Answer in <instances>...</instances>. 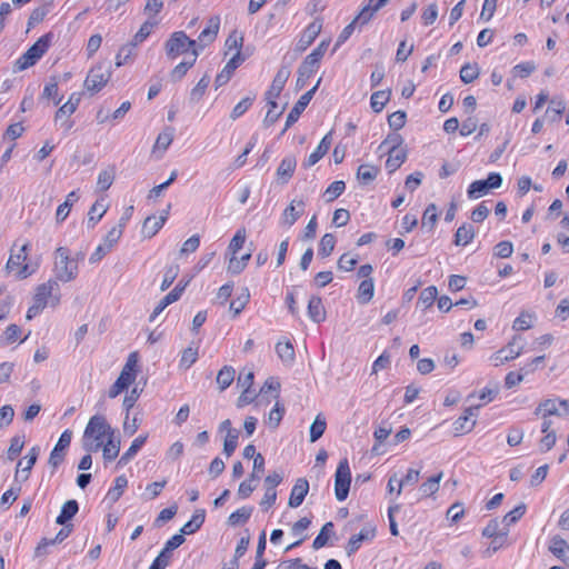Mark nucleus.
I'll list each match as a JSON object with an SVG mask.
<instances>
[{
    "label": "nucleus",
    "mask_w": 569,
    "mask_h": 569,
    "mask_svg": "<svg viewBox=\"0 0 569 569\" xmlns=\"http://www.w3.org/2000/svg\"><path fill=\"white\" fill-rule=\"evenodd\" d=\"M112 432L114 430L103 416L96 415L91 417L83 432V449L87 452L98 451L102 447L104 438L111 436Z\"/></svg>",
    "instance_id": "obj_1"
},
{
    "label": "nucleus",
    "mask_w": 569,
    "mask_h": 569,
    "mask_svg": "<svg viewBox=\"0 0 569 569\" xmlns=\"http://www.w3.org/2000/svg\"><path fill=\"white\" fill-rule=\"evenodd\" d=\"M53 272L57 282H70L77 278L79 272L77 259H71L68 248L58 247L54 250Z\"/></svg>",
    "instance_id": "obj_2"
},
{
    "label": "nucleus",
    "mask_w": 569,
    "mask_h": 569,
    "mask_svg": "<svg viewBox=\"0 0 569 569\" xmlns=\"http://www.w3.org/2000/svg\"><path fill=\"white\" fill-rule=\"evenodd\" d=\"M53 34L51 32L40 37L14 63V71L26 70L38 62L48 51Z\"/></svg>",
    "instance_id": "obj_3"
},
{
    "label": "nucleus",
    "mask_w": 569,
    "mask_h": 569,
    "mask_svg": "<svg viewBox=\"0 0 569 569\" xmlns=\"http://www.w3.org/2000/svg\"><path fill=\"white\" fill-rule=\"evenodd\" d=\"M198 49L197 41L190 39L183 31L173 32L164 43L166 54L169 59H176L178 56Z\"/></svg>",
    "instance_id": "obj_4"
},
{
    "label": "nucleus",
    "mask_w": 569,
    "mask_h": 569,
    "mask_svg": "<svg viewBox=\"0 0 569 569\" xmlns=\"http://www.w3.org/2000/svg\"><path fill=\"white\" fill-rule=\"evenodd\" d=\"M111 74L112 72L109 63H99L89 70L84 80V88L91 93H97L108 83Z\"/></svg>",
    "instance_id": "obj_5"
},
{
    "label": "nucleus",
    "mask_w": 569,
    "mask_h": 569,
    "mask_svg": "<svg viewBox=\"0 0 569 569\" xmlns=\"http://www.w3.org/2000/svg\"><path fill=\"white\" fill-rule=\"evenodd\" d=\"M351 483V471L347 458L339 461L335 475V495L337 500L347 499Z\"/></svg>",
    "instance_id": "obj_6"
},
{
    "label": "nucleus",
    "mask_w": 569,
    "mask_h": 569,
    "mask_svg": "<svg viewBox=\"0 0 569 569\" xmlns=\"http://www.w3.org/2000/svg\"><path fill=\"white\" fill-rule=\"evenodd\" d=\"M523 350V339L520 336L513 337V339L503 348L495 352L490 357V361L495 367H499L508 361L518 358Z\"/></svg>",
    "instance_id": "obj_7"
},
{
    "label": "nucleus",
    "mask_w": 569,
    "mask_h": 569,
    "mask_svg": "<svg viewBox=\"0 0 569 569\" xmlns=\"http://www.w3.org/2000/svg\"><path fill=\"white\" fill-rule=\"evenodd\" d=\"M27 249L28 243H24L19 251L11 254L7 261V270L14 271L18 269L17 277L19 279H26L36 271V268H31L28 263H24L27 259Z\"/></svg>",
    "instance_id": "obj_8"
},
{
    "label": "nucleus",
    "mask_w": 569,
    "mask_h": 569,
    "mask_svg": "<svg viewBox=\"0 0 569 569\" xmlns=\"http://www.w3.org/2000/svg\"><path fill=\"white\" fill-rule=\"evenodd\" d=\"M320 81H321V79H319L317 81V83L315 84V87L311 88L309 91L305 92L299 98V100L295 103V106L292 107L291 111L287 116L286 126H284L281 134H283L292 124H295L298 121L299 117L301 116V113L305 111V109L307 108V106L311 101L315 92L317 91V89H318V87L320 84Z\"/></svg>",
    "instance_id": "obj_9"
},
{
    "label": "nucleus",
    "mask_w": 569,
    "mask_h": 569,
    "mask_svg": "<svg viewBox=\"0 0 569 569\" xmlns=\"http://www.w3.org/2000/svg\"><path fill=\"white\" fill-rule=\"evenodd\" d=\"M322 30V20L317 18L315 21L310 22L306 29L302 31L301 36L299 37L295 51L297 53H302L306 51L312 42L316 40V38L320 34Z\"/></svg>",
    "instance_id": "obj_10"
},
{
    "label": "nucleus",
    "mask_w": 569,
    "mask_h": 569,
    "mask_svg": "<svg viewBox=\"0 0 569 569\" xmlns=\"http://www.w3.org/2000/svg\"><path fill=\"white\" fill-rule=\"evenodd\" d=\"M289 77L290 70L287 68H281L274 76L269 90L266 92V100L272 108H277L276 99L280 96Z\"/></svg>",
    "instance_id": "obj_11"
},
{
    "label": "nucleus",
    "mask_w": 569,
    "mask_h": 569,
    "mask_svg": "<svg viewBox=\"0 0 569 569\" xmlns=\"http://www.w3.org/2000/svg\"><path fill=\"white\" fill-rule=\"evenodd\" d=\"M71 439H72L71 430L67 429L61 433V436H60L58 442L56 443L53 450L51 451L49 460H48V463L52 468H57L62 463V461L64 459V450L68 449V447L70 446Z\"/></svg>",
    "instance_id": "obj_12"
},
{
    "label": "nucleus",
    "mask_w": 569,
    "mask_h": 569,
    "mask_svg": "<svg viewBox=\"0 0 569 569\" xmlns=\"http://www.w3.org/2000/svg\"><path fill=\"white\" fill-rule=\"evenodd\" d=\"M306 202L302 199H293L283 210L280 224L290 228L305 213Z\"/></svg>",
    "instance_id": "obj_13"
},
{
    "label": "nucleus",
    "mask_w": 569,
    "mask_h": 569,
    "mask_svg": "<svg viewBox=\"0 0 569 569\" xmlns=\"http://www.w3.org/2000/svg\"><path fill=\"white\" fill-rule=\"evenodd\" d=\"M220 29V18L213 16L208 20L207 27L201 31L198 37L197 47L198 51L202 50L206 46L213 42Z\"/></svg>",
    "instance_id": "obj_14"
},
{
    "label": "nucleus",
    "mask_w": 569,
    "mask_h": 569,
    "mask_svg": "<svg viewBox=\"0 0 569 569\" xmlns=\"http://www.w3.org/2000/svg\"><path fill=\"white\" fill-rule=\"evenodd\" d=\"M244 57L241 52H236L230 60L226 63L220 73L217 74L214 84L216 88L222 87L229 82L234 70L244 61Z\"/></svg>",
    "instance_id": "obj_15"
},
{
    "label": "nucleus",
    "mask_w": 569,
    "mask_h": 569,
    "mask_svg": "<svg viewBox=\"0 0 569 569\" xmlns=\"http://www.w3.org/2000/svg\"><path fill=\"white\" fill-rule=\"evenodd\" d=\"M480 406H471L465 410V415L459 417L453 422V428L457 433H468L476 426V419H472L477 416V411Z\"/></svg>",
    "instance_id": "obj_16"
},
{
    "label": "nucleus",
    "mask_w": 569,
    "mask_h": 569,
    "mask_svg": "<svg viewBox=\"0 0 569 569\" xmlns=\"http://www.w3.org/2000/svg\"><path fill=\"white\" fill-rule=\"evenodd\" d=\"M330 44V39L322 40L301 62L302 66H305L308 69L313 70L317 72V70L320 67V61L323 58L328 47Z\"/></svg>",
    "instance_id": "obj_17"
},
{
    "label": "nucleus",
    "mask_w": 569,
    "mask_h": 569,
    "mask_svg": "<svg viewBox=\"0 0 569 569\" xmlns=\"http://www.w3.org/2000/svg\"><path fill=\"white\" fill-rule=\"evenodd\" d=\"M40 453V448L38 446L32 447L23 459H20L17 463V472L16 477L21 473L22 480H27L29 478L30 471L37 462V459Z\"/></svg>",
    "instance_id": "obj_18"
},
{
    "label": "nucleus",
    "mask_w": 569,
    "mask_h": 569,
    "mask_svg": "<svg viewBox=\"0 0 569 569\" xmlns=\"http://www.w3.org/2000/svg\"><path fill=\"white\" fill-rule=\"evenodd\" d=\"M309 491V482L305 478H299L291 489L290 498L288 501L289 507L298 508L302 505Z\"/></svg>",
    "instance_id": "obj_19"
},
{
    "label": "nucleus",
    "mask_w": 569,
    "mask_h": 569,
    "mask_svg": "<svg viewBox=\"0 0 569 569\" xmlns=\"http://www.w3.org/2000/svg\"><path fill=\"white\" fill-rule=\"evenodd\" d=\"M58 289L59 284L57 280L50 279L49 281L37 287L33 301L46 308L48 298L52 297L53 291Z\"/></svg>",
    "instance_id": "obj_20"
},
{
    "label": "nucleus",
    "mask_w": 569,
    "mask_h": 569,
    "mask_svg": "<svg viewBox=\"0 0 569 569\" xmlns=\"http://www.w3.org/2000/svg\"><path fill=\"white\" fill-rule=\"evenodd\" d=\"M296 167H297V160H296V157L293 156H287L284 157L278 169H277V177H278V180L284 184L287 183L291 177L293 176V172L296 170Z\"/></svg>",
    "instance_id": "obj_21"
},
{
    "label": "nucleus",
    "mask_w": 569,
    "mask_h": 569,
    "mask_svg": "<svg viewBox=\"0 0 569 569\" xmlns=\"http://www.w3.org/2000/svg\"><path fill=\"white\" fill-rule=\"evenodd\" d=\"M331 146V133L326 134L316 150L311 152L308 159L303 162L305 168H310L315 166L327 152L329 151Z\"/></svg>",
    "instance_id": "obj_22"
},
{
    "label": "nucleus",
    "mask_w": 569,
    "mask_h": 569,
    "mask_svg": "<svg viewBox=\"0 0 569 569\" xmlns=\"http://www.w3.org/2000/svg\"><path fill=\"white\" fill-rule=\"evenodd\" d=\"M167 220V212L160 217H147L142 224V233L146 238H152L164 224Z\"/></svg>",
    "instance_id": "obj_23"
},
{
    "label": "nucleus",
    "mask_w": 569,
    "mask_h": 569,
    "mask_svg": "<svg viewBox=\"0 0 569 569\" xmlns=\"http://www.w3.org/2000/svg\"><path fill=\"white\" fill-rule=\"evenodd\" d=\"M375 533H376L375 529L363 528L360 530L359 533L350 537V539L347 543V547H346L347 553L350 556V555L355 553L356 551H358V549L361 547V543L365 540L372 539L375 537Z\"/></svg>",
    "instance_id": "obj_24"
},
{
    "label": "nucleus",
    "mask_w": 569,
    "mask_h": 569,
    "mask_svg": "<svg viewBox=\"0 0 569 569\" xmlns=\"http://www.w3.org/2000/svg\"><path fill=\"white\" fill-rule=\"evenodd\" d=\"M182 295V289H172L166 295L156 306L152 313L149 317V321L153 322L157 317L171 303L178 301Z\"/></svg>",
    "instance_id": "obj_25"
},
{
    "label": "nucleus",
    "mask_w": 569,
    "mask_h": 569,
    "mask_svg": "<svg viewBox=\"0 0 569 569\" xmlns=\"http://www.w3.org/2000/svg\"><path fill=\"white\" fill-rule=\"evenodd\" d=\"M308 316L316 323H319L326 319V310L320 297L312 296L309 299Z\"/></svg>",
    "instance_id": "obj_26"
},
{
    "label": "nucleus",
    "mask_w": 569,
    "mask_h": 569,
    "mask_svg": "<svg viewBox=\"0 0 569 569\" xmlns=\"http://www.w3.org/2000/svg\"><path fill=\"white\" fill-rule=\"evenodd\" d=\"M199 56L198 49H193V52L191 53V58L189 60H184L177 64L173 70L170 73V78L173 82L180 81L187 71L193 67V64L197 61V58Z\"/></svg>",
    "instance_id": "obj_27"
},
{
    "label": "nucleus",
    "mask_w": 569,
    "mask_h": 569,
    "mask_svg": "<svg viewBox=\"0 0 569 569\" xmlns=\"http://www.w3.org/2000/svg\"><path fill=\"white\" fill-rule=\"evenodd\" d=\"M206 511L204 509H198L193 513L192 518L186 522L180 529L179 535H192L198 531L204 522Z\"/></svg>",
    "instance_id": "obj_28"
},
{
    "label": "nucleus",
    "mask_w": 569,
    "mask_h": 569,
    "mask_svg": "<svg viewBox=\"0 0 569 569\" xmlns=\"http://www.w3.org/2000/svg\"><path fill=\"white\" fill-rule=\"evenodd\" d=\"M103 458L107 461L114 460L120 451V439L116 437V432L107 438V442L102 445Z\"/></svg>",
    "instance_id": "obj_29"
},
{
    "label": "nucleus",
    "mask_w": 569,
    "mask_h": 569,
    "mask_svg": "<svg viewBox=\"0 0 569 569\" xmlns=\"http://www.w3.org/2000/svg\"><path fill=\"white\" fill-rule=\"evenodd\" d=\"M78 511H79V503L77 502V500H73V499L68 500L62 505L61 511L58 515V517L56 518V522L58 525H66V523H68L69 520H71L77 515Z\"/></svg>",
    "instance_id": "obj_30"
},
{
    "label": "nucleus",
    "mask_w": 569,
    "mask_h": 569,
    "mask_svg": "<svg viewBox=\"0 0 569 569\" xmlns=\"http://www.w3.org/2000/svg\"><path fill=\"white\" fill-rule=\"evenodd\" d=\"M387 152H388V159L386 161V168L390 173H392L398 168H400L401 164L406 161L407 150L403 148V149H398V150H389Z\"/></svg>",
    "instance_id": "obj_31"
},
{
    "label": "nucleus",
    "mask_w": 569,
    "mask_h": 569,
    "mask_svg": "<svg viewBox=\"0 0 569 569\" xmlns=\"http://www.w3.org/2000/svg\"><path fill=\"white\" fill-rule=\"evenodd\" d=\"M501 521L492 519L482 530V536L486 538H506L509 533V529L501 527Z\"/></svg>",
    "instance_id": "obj_32"
},
{
    "label": "nucleus",
    "mask_w": 569,
    "mask_h": 569,
    "mask_svg": "<svg viewBox=\"0 0 569 569\" xmlns=\"http://www.w3.org/2000/svg\"><path fill=\"white\" fill-rule=\"evenodd\" d=\"M476 231L472 224L463 223L460 226L455 233L456 246H467L475 238Z\"/></svg>",
    "instance_id": "obj_33"
},
{
    "label": "nucleus",
    "mask_w": 569,
    "mask_h": 569,
    "mask_svg": "<svg viewBox=\"0 0 569 569\" xmlns=\"http://www.w3.org/2000/svg\"><path fill=\"white\" fill-rule=\"evenodd\" d=\"M375 293V282L372 278L365 279L360 282L357 292V299L360 303L366 305L371 301Z\"/></svg>",
    "instance_id": "obj_34"
},
{
    "label": "nucleus",
    "mask_w": 569,
    "mask_h": 569,
    "mask_svg": "<svg viewBox=\"0 0 569 569\" xmlns=\"http://www.w3.org/2000/svg\"><path fill=\"white\" fill-rule=\"evenodd\" d=\"M443 477V472L440 471L437 475L428 478L421 486L419 487V490L422 495V497L428 498L433 496L439 490L440 481Z\"/></svg>",
    "instance_id": "obj_35"
},
{
    "label": "nucleus",
    "mask_w": 569,
    "mask_h": 569,
    "mask_svg": "<svg viewBox=\"0 0 569 569\" xmlns=\"http://www.w3.org/2000/svg\"><path fill=\"white\" fill-rule=\"evenodd\" d=\"M174 137V128L167 127L162 132H160L157 137L156 143L153 146V152L161 151L162 153L169 148L172 143Z\"/></svg>",
    "instance_id": "obj_36"
},
{
    "label": "nucleus",
    "mask_w": 569,
    "mask_h": 569,
    "mask_svg": "<svg viewBox=\"0 0 569 569\" xmlns=\"http://www.w3.org/2000/svg\"><path fill=\"white\" fill-rule=\"evenodd\" d=\"M560 412H561V409H559V407L557 405V398L547 399V400L540 402L539 406L535 410V415L541 416V417H545V416L561 417Z\"/></svg>",
    "instance_id": "obj_37"
},
{
    "label": "nucleus",
    "mask_w": 569,
    "mask_h": 569,
    "mask_svg": "<svg viewBox=\"0 0 569 569\" xmlns=\"http://www.w3.org/2000/svg\"><path fill=\"white\" fill-rule=\"evenodd\" d=\"M234 375L236 371L231 366H224L219 370L216 381L220 391H224L231 386L234 380Z\"/></svg>",
    "instance_id": "obj_38"
},
{
    "label": "nucleus",
    "mask_w": 569,
    "mask_h": 569,
    "mask_svg": "<svg viewBox=\"0 0 569 569\" xmlns=\"http://www.w3.org/2000/svg\"><path fill=\"white\" fill-rule=\"evenodd\" d=\"M550 551L562 561L569 559V546L567 541L560 537H553L550 545Z\"/></svg>",
    "instance_id": "obj_39"
},
{
    "label": "nucleus",
    "mask_w": 569,
    "mask_h": 569,
    "mask_svg": "<svg viewBox=\"0 0 569 569\" xmlns=\"http://www.w3.org/2000/svg\"><path fill=\"white\" fill-rule=\"evenodd\" d=\"M128 486V479L126 476H119L114 480V486L109 489L106 499H108L111 503H114L122 496L124 489Z\"/></svg>",
    "instance_id": "obj_40"
},
{
    "label": "nucleus",
    "mask_w": 569,
    "mask_h": 569,
    "mask_svg": "<svg viewBox=\"0 0 569 569\" xmlns=\"http://www.w3.org/2000/svg\"><path fill=\"white\" fill-rule=\"evenodd\" d=\"M147 440V436H139L137 437L129 449L120 457L118 465L119 466H126L141 449V447L144 445Z\"/></svg>",
    "instance_id": "obj_41"
},
{
    "label": "nucleus",
    "mask_w": 569,
    "mask_h": 569,
    "mask_svg": "<svg viewBox=\"0 0 569 569\" xmlns=\"http://www.w3.org/2000/svg\"><path fill=\"white\" fill-rule=\"evenodd\" d=\"M379 173V168L371 164H361L357 170V179L362 184L372 182Z\"/></svg>",
    "instance_id": "obj_42"
},
{
    "label": "nucleus",
    "mask_w": 569,
    "mask_h": 569,
    "mask_svg": "<svg viewBox=\"0 0 569 569\" xmlns=\"http://www.w3.org/2000/svg\"><path fill=\"white\" fill-rule=\"evenodd\" d=\"M391 96L390 90H380L371 94L370 106L375 112H381Z\"/></svg>",
    "instance_id": "obj_43"
},
{
    "label": "nucleus",
    "mask_w": 569,
    "mask_h": 569,
    "mask_svg": "<svg viewBox=\"0 0 569 569\" xmlns=\"http://www.w3.org/2000/svg\"><path fill=\"white\" fill-rule=\"evenodd\" d=\"M253 511L252 507H242L237 509L234 512H232L228 517V525L236 527L242 523H246L249 518L251 517V513Z\"/></svg>",
    "instance_id": "obj_44"
},
{
    "label": "nucleus",
    "mask_w": 569,
    "mask_h": 569,
    "mask_svg": "<svg viewBox=\"0 0 569 569\" xmlns=\"http://www.w3.org/2000/svg\"><path fill=\"white\" fill-rule=\"evenodd\" d=\"M184 537L182 535L172 536L164 545V548L160 551L159 556L170 562L171 553L174 549L180 547L184 542Z\"/></svg>",
    "instance_id": "obj_45"
},
{
    "label": "nucleus",
    "mask_w": 569,
    "mask_h": 569,
    "mask_svg": "<svg viewBox=\"0 0 569 569\" xmlns=\"http://www.w3.org/2000/svg\"><path fill=\"white\" fill-rule=\"evenodd\" d=\"M24 439V435H16L11 438L10 446L6 453L8 460L12 461L21 453L26 443Z\"/></svg>",
    "instance_id": "obj_46"
},
{
    "label": "nucleus",
    "mask_w": 569,
    "mask_h": 569,
    "mask_svg": "<svg viewBox=\"0 0 569 569\" xmlns=\"http://www.w3.org/2000/svg\"><path fill=\"white\" fill-rule=\"evenodd\" d=\"M327 428V422L322 413L317 415L316 419L310 426V442H316L319 440Z\"/></svg>",
    "instance_id": "obj_47"
},
{
    "label": "nucleus",
    "mask_w": 569,
    "mask_h": 569,
    "mask_svg": "<svg viewBox=\"0 0 569 569\" xmlns=\"http://www.w3.org/2000/svg\"><path fill=\"white\" fill-rule=\"evenodd\" d=\"M491 188L488 186V183L483 180H476L470 183L467 190V196L469 199H478L482 196H486Z\"/></svg>",
    "instance_id": "obj_48"
},
{
    "label": "nucleus",
    "mask_w": 569,
    "mask_h": 569,
    "mask_svg": "<svg viewBox=\"0 0 569 569\" xmlns=\"http://www.w3.org/2000/svg\"><path fill=\"white\" fill-rule=\"evenodd\" d=\"M566 110V103L563 100L552 99L550 106L547 108L546 116L551 122H556L560 119L561 114Z\"/></svg>",
    "instance_id": "obj_49"
},
{
    "label": "nucleus",
    "mask_w": 569,
    "mask_h": 569,
    "mask_svg": "<svg viewBox=\"0 0 569 569\" xmlns=\"http://www.w3.org/2000/svg\"><path fill=\"white\" fill-rule=\"evenodd\" d=\"M479 67L477 63H466L460 69V79L463 83H471L479 77Z\"/></svg>",
    "instance_id": "obj_50"
},
{
    "label": "nucleus",
    "mask_w": 569,
    "mask_h": 569,
    "mask_svg": "<svg viewBox=\"0 0 569 569\" xmlns=\"http://www.w3.org/2000/svg\"><path fill=\"white\" fill-rule=\"evenodd\" d=\"M276 351L283 362H292L295 359V349L290 341L278 342Z\"/></svg>",
    "instance_id": "obj_51"
},
{
    "label": "nucleus",
    "mask_w": 569,
    "mask_h": 569,
    "mask_svg": "<svg viewBox=\"0 0 569 569\" xmlns=\"http://www.w3.org/2000/svg\"><path fill=\"white\" fill-rule=\"evenodd\" d=\"M335 244L336 238L332 233L323 234L319 243L318 253L323 258L329 257L335 249Z\"/></svg>",
    "instance_id": "obj_52"
},
{
    "label": "nucleus",
    "mask_w": 569,
    "mask_h": 569,
    "mask_svg": "<svg viewBox=\"0 0 569 569\" xmlns=\"http://www.w3.org/2000/svg\"><path fill=\"white\" fill-rule=\"evenodd\" d=\"M526 512V505L521 503L509 511L501 520V523L505 528H508L516 523Z\"/></svg>",
    "instance_id": "obj_53"
},
{
    "label": "nucleus",
    "mask_w": 569,
    "mask_h": 569,
    "mask_svg": "<svg viewBox=\"0 0 569 569\" xmlns=\"http://www.w3.org/2000/svg\"><path fill=\"white\" fill-rule=\"evenodd\" d=\"M333 523L331 521L323 525L318 536L315 538L312 542V548L318 550L325 547L329 539V533L332 532Z\"/></svg>",
    "instance_id": "obj_54"
},
{
    "label": "nucleus",
    "mask_w": 569,
    "mask_h": 569,
    "mask_svg": "<svg viewBox=\"0 0 569 569\" xmlns=\"http://www.w3.org/2000/svg\"><path fill=\"white\" fill-rule=\"evenodd\" d=\"M239 430H229L223 442V452L227 457H231L238 447Z\"/></svg>",
    "instance_id": "obj_55"
},
{
    "label": "nucleus",
    "mask_w": 569,
    "mask_h": 569,
    "mask_svg": "<svg viewBox=\"0 0 569 569\" xmlns=\"http://www.w3.org/2000/svg\"><path fill=\"white\" fill-rule=\"evenodd\" d=\"M157 22L146 21L138 32L134 34L132 41L130 44L134 48L137 44L143 42L149 34L151 33L152 29L156 27Z\"/></svg>",
    "instance_id": "obj_56"
},
{
    "label": "nucleus",
    "mask_w": 569,
    "mask_h": 569,
    "mask_svg": "<svg viewBox=\"0 0 569 569\" xmlns=\"http://www.w3.org/2000/svg\"><path fill=\"white\" fill-rule=\"evenodd\" d=\"M254 99H256V94H253L251 97H246L241 101H239L232 109V111L230 113V118L232 120L240 118L252 106Z\"/></svg>",
    "instance_id": "obj_57"
},
{
    "label": "nucleus",
    "mask_w": 569,
    "mask_h": 569,
    "mask_svg": "<svg viewBox=\"0 0 569 569\" xmlns=\"http://www.w3.org/2000/svg\"><path fill=\"white\" fill-rule=\"evenodd\" d=\"M438 290L435 286H430L425 288L418 299V302L422 305L425 308H429L433 305L437 299Z\"/></svg>",
    "instance_id": "obj_58"
},
{
    "label": "nucleus",
    "mask_w": 569,
    "mask_h": 569,
    "mask_svg": "<svg viewBox=\"0 0 569 569\" xmlns=\"http://www.w3.org/2000/svg\"><path fill=\"white\" fill-rule=\"evenodd\" d=\"M420 477V470L418 469H408L407 475L399 479L398 481V488H397V496H400L402 492V488L408 485H415L418 482Z\"/></svg>",
    "instance_id": "obj_59"
},
{
    "label": "nucleus",
    "mask_w": 569,
    "mask_h": 569,
    "mask_svg": "<svg viewBox=\"0 0 569 569\" xmlns=\"http://www.w3.org/2000/svg\"><path fill=\"white\" fill-rule=\"evenodd\" d=\"M403 139L398 133H390L387 136V138L380 143L379 150H398L401 149L400 146L402 144Z\"/></svg>",
    "instance_id": "obj_60"
},
{
    "label": "nucleus",
    "mask_w": 569,
    "mask_h": 569,
    "mask_svg": "<svg viewBox=\"0 0 569 569\" xmlns=\"http://www.w3.org/2000/svg\"><path fill=\"white\" fill-rule=\"evenodd\" d=\"M114 180V169L102 170L98 176L97 186L101 191L108 190Z\"/></svg>",
    "instance_id": "obj_61"
},
{
    "label": "nucleus",
    "mask_w": 569,
    "mask_h": 569,
    "mask_svg": "<svg viewBox=\"0 0 569 569\" xmlns=\"http://www.w3.org/2000/svg\"><path fill=\"white\" fill-rule=\"evenodd\" d=\"M107 212V208L98 201L92 204L88 212V224L93 227Z\"/></svg>",
    "instance_id": "obj_62"
},
{
    "label": "nucleus",
    "mask_w": 569,
    "mask_h": 569,
    "mask_svg": "<svg viewBox=\"0 0 569 569\" xmlns=\"http://www.w3.org/2000/svg\"><path fill=\"white\" fill-rule=\"evenodd\" d=\"M210 83V77L204 74L196 84V87L190 92V98L193 101H199L204 94L208 86Z\"/></svg>",
    "instance_id": "obj_63"
},
{
    "label": "nucleus",
    "mask_w": 569,
    "mask_h": 569,
    "mask_svg": "<svg viewBox=\"0 0 569 569\" xmlns=\"http://www.w3.org/2000/svg\"><path fill=\"white\" fill-rule=\"evenodd\" d=\"M242 44L243 37L236 30L228 36L224 42V47L227 48L228 51L236 50V52H241Z\"/></svg>",
    "instance_id": "obj_64"
}]
</instances>
